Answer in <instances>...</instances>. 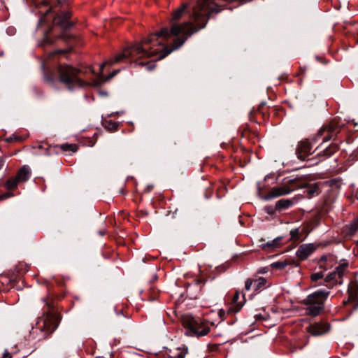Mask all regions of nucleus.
<instances>
[{
  "mask_svg": "<svg viewBox=\"0 0 358 358\" xmlns=\"http://www.w3.org/2000/svg\"><path fill=\"white\" fill-rule=\"evenodd\" d=\"M2 55H3V51L0 52V56H2Z\"/></svg>",
  "mask_w": 358,
  "mask_h": 358,
  "instance_id": "obj_47",
  "label": "nucleus"
},
{
  "mask_svg": "<svg viewBox=\"0 0 358 358\" xmlns=\"http://www.w3.org/2000/svg\"><path fill=\"white\" fill-rule=\"evenodd\" d=\"M321 146V145L320 146H318L317 148H316L315 149V151L318 150V148Z\"/></svg>",
  "mask_w": 358,
  "mask_h": 358,
  "instance_id": "obj_51",
  "label": "nucleus"
},
{
  "mask_svg": "<svg viewBox=\"0 0 358 358\" xmlns=\"http://www.w3.org/2000/svg\"><path fill=\"white\" fill-rule=\"evenodd\" d=\"M330 258H331V257L330 255H323L320 258V262H326Z\"/></svg>",
  "mask_w": 358,
  "mask_h": 358,
  "instance_id": "obj_32",
  "label": "nucleus"
},
{
  "mask_svg": "<svg viewBox=\"0 0 358 358\" xmlns=\"http://www.w3.org/2000/svg\"><path fill=\"white\" fill-rule=\"evenodd\" d=\"M43 317L41 319V321H38V324H40V323H41V322H43Z\"/></svg>",
  "mask_w": 358,
  "mask_h": 358,
  "instance_id": "obj_49",
  "label": "nucleus"
},
{
  "mask_svg": "<svg viewBox=\"0 0 358 358\" xmlns=\"http://www.w3.org/2000/svg\"><path fill=\"white\" fill-rule=\"evenodd\" d=\"M157 44L159 45H162V46L164 45V43L161 41H157Z\"/></svg>",
  "mask_w": 358,
  "mask_h": 358,
  "instance_id": "obj_41",
  "label": "nucleus"
},
{
  "mask_svg": "<svg viewBox=\"0 0 358 358\" xmlns=\"http://www.w3.org/2000/svg\"><path fill=\"white\" fill-rule=\"evenodd\" d=\"M357 308H358V302L354 306V310H356Z\"/></svg>",
  "mask_w": 358,
  "mask_h": 358,
  "instance_id": "obj_44",
  "label": "nucleus"
},
{
  "mask_svg": "<svg viewBox=\"0 0 358 358\" xmlns=\"http://www.w3.org/2000/svg\"><path fill=\"white\" fill-rule=\"evenodd\" d=\"M324 281L327 283L325 288L317 289L303 301L307 306L306 311L308 315H318L324 308V304L330 294V289L335 284L342 283V279L338 278V275L335 270L325 276Z\"/></svg>",
  "mask_w": 358,
  "mask_h": 358,
  "instance_id": "obj_2",
  "label": "nucleus"
},
{
  "mask_svg": "<svg viewBox=\"0 0 358 358\" xmlns=\"http://www.w3.org/2000/svg\"><path fill=\"white\" fill-rule=\"evenodd\" d=\"M338 146L336 144H331L326 147L322 151L318 152L317 155L322 157L323 159L331 157L337 150Z\"/></svg>",
  "mask_w": 358,
  "mask_h": 358,
  "instance_id": "obj_13",
  "label": "nucleus"
},
{
  "mask_svg": "<svg viewBox=\"0 0 358 358\" xmlns=\"http://www.w3.org/2000/svg\"><path fill=\"white\" fill-rule=\"evenodd\" d=\"M330 326L327 323H315L308 327V331L314 336H319L327 333Z\"/></svg>",
  "mask_w": 358,
  "mask_h": 358,
  "instance_id": "obj_10",
  "label": "nucleus"
},
{
  "mask_svg": "<svg viewBox=\"0 0 358 358\" xmlns=\"http://www.w3.org/2000/svg\"><path fill=\"white\" fill-rule=\"evenodd\" d=\"M71 13L67 10L62 11L54 18V23L58 25L63 31H66L73 26V23L69 21Z\"/></svg>",
  "mask_w": 358,
  "mask_h": 358,
  "instance_id": "obj_9",
  "label": "nucleus"
},
{
  "mask_svg": "<svg viewBox=\"0 0 358 358\" xmlns=\"http://www.w3.org/2000/svg\"><path fill=\"white\" fill-rule=\"evenodd\" d=\"M41 68L43 71V78L45 80V82H47L48 83H49L50 85L52 86H54L55 85V79L53 78L52 76H48L45 73V64H42L41 65Z\"/></svg>",
  "mask_w": 358,
  "mask_h": 358,
  "instance_id": "obj_22",
  "label": "nucleus"
},
{
  "mask_svg": "<svg viewBox=\"0 0 358 358\" xmlns=\"http://www.w3.org/2000/svg\"><path fill=\"white\" fill-rule=\"evenodd\" d=\"M356 197H357V199H358V188H357V192H356Z\"/></svg>",
  "mask_w": 358,
  "mask_h": 358,
  "instance_id": "obj_45",
  "label": "nucleus"
},
{
  "mask_svg": "<svg viewBox=\"0 0 358 358\" xmlns=\"http://www.w3.org/2000/svg\"><path fill=\"white\" fill-rule=\"evenodd\" d=\"M306 192L308 195H309L310 197L314 196L315 195H317L320 193V189L317 184H313L310 186H308L306 189Z\"/></svg>",
  "mask_w": 358,
  "mask_h": 358,
  "instance_id": "obj_18",
  "label": "nucleus"
},
{
  "mask_svg": "<svg viewBox=\"0 0 358 358\" xmlns=\"http://www.w3.org/2000/svg\"><path fill=\"white\" fill-rule=\"evenodd\" d=\"M293 204L291 199H280L275 203V208L278 211H282L289 208Z\"/></svg>",
  "mask_w": 358,
  "mask_h": 358,
  "instance_id": "obj_14",
  "label": "nucleus"
},
{
  "mask_svg": "<svg viewBox=\"0 0 358 358\" xmlns=\"http://www.w3.org/2000/svg\"><path fill=\"white\" fill-rule=\"evenodd\" d=\"M155 67V64H150V65H148L147 66V70L148 71H152V69H154Z\"/></svg>",
  "mask_w": 358,
  "mask_h": 358,
  "instance_id": "obj_35",
  "label": "nucleus"
},
{
  "mask_svg": "<svg viewBox=\"0 0 358 358\" xmlns=\"http://www.w3.org/2000/svg\"><path fill=\"white\" fill-rule=\"evenodd\" d=\"M43 317L41 319V321H38V324H40V323H41V322H43Z\"/></svg>",
  "mask_w": 358,
  "mask_h": 358,
  "instance_id": "obj_48",
  "label": "nucleus"
},
{
  "mask_svg": "<svg viewBox=\"0 0 358 358\" xmlns=\"http://www.w3.org/2000/svg\"><path fill=\"white\" fill-rule=\"evenodd\" d=\"M299 234V228H295L294 229H292L290 231V236L292 239H296L298 238V236Z\"/></svg>",
  "mask_w": 358,
  "mask_h": 358,
  "instance_id": "obj_26",
  "label": "nucleus"
},
{
  "mask_svg": "<svg viewBox=\"0 0 358 358\" xmlns=\"http://www.w3.org/2000/svg\"><path fill=\"white\" fill-rule=\"evenodd\" d=\"M187 353V348L183 347L182 348H178L175 352L170 355L171 358H184Z\"/></svg>",
  "mask_w": 358,
  "mask_h": 358,
  "instance_id": "obj_16",
  "label": "nucleus"
},
{
  "mask_svg": "<svg viewBox=\"0 0 358 358\" xmlns=\"http://www.w3.org/2000/svg\"><path fill=\"white\" fill-rule=\"evenodd\" d=\"M330 129L331 128L329 127H323L319 130L317 135L312 139H306L300 141L296 151L298 159L305 160V159L312 153L313 144L317 142L323 132L325 131H329Z\"/></svg>",
  "mask_w": 358,
  "mask_h": 358,
  "instance_id": "obj_6",
  "label": "nucleus"
},
{
  "mask_svg": "<svg viewBox=\"0 0 358 358\" xmlns=\"http://www.w3.org/2000/svg\"><path fill=\"white\" fill-rule=\"evenodd\" d=\"M358 229V221H356L351 224L350 229L352 231H354Z\"/></svg>",
  "mask_w": 358,
  "mask_h": 358,
  "instance_id": "obj_31",
  "label": "nucleus"
},
{
  "mask_svg": "<svg viewBox=\"0 0 358 358\" xmlns=\"http://www.w3.org/2000/svg\"><path fill=\"white\" fill-rule=\"evenodd\" d=\"M120 71V69H117V70H115L113 71L112 73H110L106 78L105 79H103L101 80V82H106L108 81V80L111 79L112 78H113L115 76H116L119 72Z\"/></svg>",
  "mask_w": 358,
  "mask_h": 358,
  "instance_id": "obj_27",
  "label": "nucleus"
},
{
  "mask_svg": "<svg viewBox=\"0 0 358 358\" xmlns=\"http://www.w3.org/2000/svg\"><path fill=\"white\" fill-rule=\"evenodd\" d=\"M282 241V237L281 236H278L270 241H268L265 243H262L261 244V247L263 249H265V248H276L280 243V241Z\"/></svg>",
  "mask_w": 358,
  "mask_h": 358,
  "instance_id": "obj_15",
  "label": "nucleus"
},
{
  "mask_svg": "<svg viewBox=\"0 0 358 358\" xmlns=\"http://www.w3.org/2000/svg\"><path fill=\"white\" fill-rule=\"evenodd\" d=\"M31 176V170L29 166L24 165L18 171L16 177L20 182H26Z\"/></svg>",
  "mask_w": 358,
  "mask_h": 358,
  "instance_id": "obj_12",
  "label": "nucleus"
},
{
  "mask_svg": "<svg viewBox=\"0 0 358 358\" xmlns=\"http://www.w3.org/2000/svg\"><path fill=\"white\" fill-rule=\"evenodd\" d=\"M232 1L233 0H198L196 3L192 7V12L190 14L192 21H187L182 24H178L176 21L181 19L185 10L189 6V4L187 3H182L173 13L170 20L171 24L170 29L168 27L162 28L160 31L155 33L152 36L143 39V43L149 44L154 39L158 40L160 38L166 41L170 38L171 36H178L182 34V37L176 38L173 45L164 47L163 52L158 57V60H161L173 51L182 46L189 36L203 29L206 26L211 13H220L222 10L220 8L224 3Z\"/></svg>",
  "mask_w": 358,
  "mask_h": 358,
  "instance_id": "obj_1",
  "label": "nucleus"
},
{
  "mask_svg": "<svg viewBox=\"0 0 358 358\" xmlns=\"http://www.w3.org/2000/svg\"><path fill=\"white\" fill-rule=\"evenodd\" d=\"M45 42H46V43H49V42H50V41H49L48 39H47V38H46V39H45Z\"/></svg>",
  "mask_w": 358,
  "mask_h": 358,
  "instance_id": "obj_50",
  "label": "nucleus"
},
{
  "mask_svg": "<svg viewBox=\"0 0 358 358\" xmlns=\"http://www.w3.org/2000/svg\"><path fill=\"white\" fill-rule=\"evenodd\" d=\"M295 180L296 178H285L283 179L284 185L282 186L272 188L267 195L261 196V198L263 200L268 201L280 196L287 195L290 194L294 188L289 186V185H291Z\"/></svg>",
  "mask_w": 358,
  "mask_h": 358,
  "instance_id": "obj_7",
  "label": "nucleus"
},
{
  "mask_svg": "<svg viewBox=\"0 0 358 358\" xmlns=\"http://www.w3.org/2000/svg\"><path fill=\"white\" fill-rule=\"evenodd\" d=\"M156 53L157 50H148L143 47L141 43L134 44L127 50H125L123 53L117 55L113 60L108 62H105L100 65V79H103V75L102 73L103 70L104 66L108 64L112 65L116 62H120L124 58L132 57L138 55H141L139 57H150Z\"/></svg>",
  "mask_w": 358,
  "mask_h": 358,
  "instance_id": "obj_4",
  "label": "nucleus"
},
{
  "mask_svg": "<svg viewBox=\"0 0 358 358\" xmlns=\"http://www.w3.org/2000/svg\"><path fill=\"white\" fill-rule=\"evenodd\" d=\"M60 83L70 91L84 86L85 83L78 78L80 71L71 65H61L57 69Z\"/></svg>",
  "mask_w": 358,
  "mask_h": 358,
  "instance_id": "obj_3",
  "label": "nucleus"
},
{
  "mask_svg": "<svg viewBox=\"0 0 358 358\" xmlns=\"http://www.w3.org/2000/svg\"><path fill=\"white\" fill-rule=\"evenodd\" d=\"M117 127V124L115 122H112L111 121L108 122V126H107V128L110 130H115Z\"/></svg>",
  "mask_w": 358,
  "mask_h": 358,
  "instance_id": "obj_29",
  "label": "nucleus"
},
{
  "mask_svg": "<svg viewBox=\"0 0 358 358\" xmlns=\"http://www.w3.org/2000/svg\"><path fill=\"white\" fill-rule=\"evenodd\" d=\"M324 277V274L322 271L317 272L311 275V280L313 281H317L320 279H322Z\"/></svg>",
  "mask_w": 358,
  "mask_h": 358,
  "instance_id": "obj_24",
  "label": "nucleus"
},
{
  "mask_svg": "<svg viewBox=\"0 0 358 358\" xmlns=\"http://www.w3.org/2000/svg\"><path fill=\"white\" fill-rule=\"evenodd\" d=\"M357 292L358 285L356 282H350L348 287L350 298L353 300L357 298Z\"/></svg>",
  "mask_w": 358,
  "mask_h": 358,
  "instance_id": "obj_17",
  "label": "nucleus"
},
{
  "mask_svg": "<svg viewBox=\"0 0 358 358\" xmlns=\"http://www.w3.org/2000/svg\"><path fill=\"white\" fill-rule=\"evenodd\" d=\"M135 65L136 66H143L145 65V64L144 62H135Z\"/></svg>",
  "mask_w": 358,
  "mask_h": 358,
  "instance_id": "obj_39",
  "label": "nucleus"
},
{
  "mask_svg": "<svg viewBox=\"0 0 358 358\" xmlns=\"http://www.w3.org/2000/svg\"><path fill=\"white\" fill-rule=\"evenodd\" d=\"M257 186H258L259 189H260L259 184H257Z\"/></svg>",
  "mask_w": 358,
  "mask_h": 358,
  "instance_id": "obj_52",
  "label": "nucleus"
},
{
  "mask_svg": "<svg viewBox=\"0 0 358 358\" xmlns=\"http://www.w3.org/2000/svg\"><path fill=\"white\" fill-rule=\"evenodd\" d=\"M2 358H11L10 355L6 351L3 353Z\"/></svg>",
  "mask_w": 358,
  "mask_h": 358,
  "instance_id": "obj_36",
  "label": "nucleus"
},
{
  "mask_svg": "<svg viewBox=\"0 0 358 358\" xmlns=\"http://www.w3.org/2000/svg\"><path fill=\"white\" fill-rule=\"evenodd\" d=\"M10 196V194L6 193V194H3V195L1 196V199H6V198L9 197Z\"/></svg>",
  "mask_w": 358,
  "mask_h": 358,
  "instance_id": "obj_38",
  "label": "nucleus"
},
{
  "mask_svg": "<svg viewBox=\"0 0 358 358\" xmlns=\"http://www.w3.org/2000/svg\"><path fill=\"white\" fill-rule=\"evenodd\" d=\"M270 178V175H266L264 178V180H266Z\"/></svg>",
  "mask_w": 358,
  "mask_h": 358,
  "instance_id": "obj_43",
  "label": "nucleus"
},
{
  "mask_svg": "<svg viewBox=\"0 0 358 358\" xmlns=\"http://www.w3.org/2000/svg\"><path fill=\"white\" fill-rule=\"evenodd\" d=\"M99 234L101 235V236H103L104 234V233L101 232V231H99Z\"/></svg>",
  "mask_w": 358,
  "mask_h": 358,
  "instance_id": "obj_46",
  "label": "nucleus"
},
{
  "mask_svg": "<svg viewBox=\"0 0 358 358\" xmlns=\"http://www.w3.org/2000/svg\"><path fill=\"white\" fill-rule=\"evenodd\" d=\"M252 285V281L250 279H248L245 281V290H247V291L250 290Z\"/></svg>",
  "mask_w": 358,
  "mask_h": 358,
  "instance_id": "obj_30",
  "label": "nucleus"
},
{
  "mask_svg": "<svg viewBox=\"0 0 358 358\" xmlns=\"http://www.w3.org/2000/svg\"><path fill=\"white\" fill-rule=\"evenodd\" d=\"M264 209H265V211L268 214L273 215L274 213V212H275V208H274L273 206H266Z\"/></svg>",
  "mask_w": 358,
  "mask_h": 358,
  "instance_id": "obj_28",
  "label": "nucleus"
},
{
  "mask_svg": "<svg viewBox=\"0 0 358 358\" xmlns=\"http://www.w3.org/2000/svg\"><path fill=\"white\" fill-rule=\"evenodd\" d=\"M62 0H59V3H62Z\"/></svg>",
  "mask_w": 358,
  "mask_h": 358,
  "instance_id": "obj_53",
  "label": "nucleus"
},
{
  "mask_svg": "<svg viewBox=\"0 0 358 358\" xmlns=\"http://www.w3.org/2000/svg\"><path fill=\"white\" fill-rule=\"evenodd\" d=\"M183 324L187 329L185 334L187 336H204L210 331V327L205 326L199 317L188 315L183 320Z\"/></svg>",
  "mask_w": 358,
  "mask_h": 358,
  "instance_id": "obj_5",
  "label": "nucleus"
},
{
  "mask_svg": "<svg viewBox=\"0 0 358 358\" xmlns=\"http://www.w3.org/2000/svg\"><path fill=\"white\" fill-rule=\"evenodd\" d=\"M100 94L102 96H106L108 94V93L106 92H101Z\"/></svg>",
  "mask_w": 358,
  "mask_h": 358,
  "instance_id": "obj_42",
  "label": "nucleus"
},
{
  "mask_svg": "<svg viewBox=\"0 0 358 358\" xmlns=\"http://www.w3.org/2000/svg\"><path fill=\"white\" fill-rule=\"evenodd\" d=\"M59 317L55 313H47L43 315V329L46 330L49 333H52L59 325Z\"/></svg>",
  "mask_w": 358,
  "mask_h": 358,
  "instance_id": "obj_8",
  "label": "nucleus"
},
{
  "mask_svg": "<svg viewBox=\"0 0 358 358\" xmlns=\"http://www.w3.org/2000/svg\"><path fill=\"white\" fill-rule=\"evenodd\" d=\"M348 267V262H343L340 264L336 268L335 271L338 275V278H343V273L346 270V268Z\"/></svg>",
  "mask_w": 358,
  "mask_h": 358,
  "instance_id": "obj_19",
  "label": "nucleus"
},
{
  "mask_svg": "<svg viewBox=\"0 0 358 358\" xmlns=\"http://www.w3.org/2000/svg\"><path fill=\"white\" fill-rule=\"evenodd\" d=\"M18 182H20L17 178L15 176L13 178H10L8 180L6 184V187L8 189H12L15 188L17 186Z\"/></svg>",
  "mask_w": 358,
  "mask_h": 358,
  "instance_id": "obj_21",
  "label": "nucleus"
},
{
  "mask_svg": "<svg viewBox=\"0 0 358 358\" xmlns=\"http://www.w3.org/2000/svg\"><path fill=\"white\" fill-rule=\"evenodd\" d=\"M265 278L261 277L257 281H255V286H256V288L258 289L261 286H264L265 285Z\"/></svg>",
  "mask_w": 358,
  "mask_h": 358,
  "instance_id": "obj_25",
  "label": "nucleus"
},
{
  "mask_svg": "<svg viewBox=\"0 0 358 358\" xmlns=\"http://www.w3.org/2000/svg\"><path fill=\"white\" fill-rule=\"evenodd\" d=\"M315 250V247L313 243L303 244L299 246L296 252V257L301 259L304 260L310 256Z\"/></svg>",
  "mask_w": 358,
  "mask_h": 358,
  "instance_id": "obj_11",
  "label": "nucleus"
},
{
  "mask_svg": "<svg viewBox=\"0 0 358 358\" xmlns=\"http://www.w3.org/2000/svg\"><path fill=\"white\" fill-rule=\"evenodd\" d=\"M61 149L64 152H76L77 151V146L74 144L64 143L61 145Z\"/></svg>",
  "mask_w": 358,
  "mask_h": 358,
  "instance_id": "obj_20",
  "label": "nucleus"
},
{
  "mask_svg": "<svg viewBox=\"0 0 358 358\" xmlns=\"http://www.w3.org/2000/svg\"><path fill=\"white\" fill-rule=\"evenodd\" d=\"M239 299V292H236L234 296L233 301L234 303H236Z\"/></svg>",
  "mask_w": 358,
  "mask_h": 358,
  "instance_id": "obj_34",
  "label": "nucleus"
},
{
  "mask_svg": "<svg viewBox=\"0 0 358 358\" xmlns=\"http://www.w3.org/2000/svg\"><path fill=\"white\" fill-rule=\"evenodd\" d=\"M287 266V262L286 261H279L275 262L271 264L272 268H275L277 269H283Z\"/></svg>",
  "mask_w": 358,
  "mask_h": 358,
  "instance_id": "obj_23",
  "label": "nucleus"
},
{
  "mask_svg": "<svg viewBox=\"0 0 358 358\" xmlns=\"http://www.w3.org/2000/svg\"><path fill=\"white\" fill-rule=\"evenodd\" d=\"M331 138V136L329 134L327 136H326L323 138L322 144H323L325 142L329 141Z\"/></svg>",
  "mask_w": 358,
  "mask_h": 358,
  "instance_id": "obj_33",
  "label": "nucleus"
},
{
  "mask_svg": "<svg viewBox=\"0 0 358 358\" xmlns=\"http://www.w3.org/2000/svg\"><path fill=\"white\" fill-rule=\"evenodd\" d=\"M4 165V160L0 158V170L3 168Z\"/></svg>",
  "mask_w": 358,
  "mask_h": 358,
  "instance_id": "obj_40",
  "label": "nucleus"
},
{
  "mask_svg": "<svg viewBox=\"0 0 358 358\" xmlns=\"http://www.w3.org/2000/svg\"><path fill=\"white\" fill-rule=\"evenodd\" d=\"M357 245H358V240H357Z\"/></svg>",
  "mask_w": 358,
  "mask_h": 358,
  "instance_id": "obj_54",
  "label": "nucleus"
},
{
  "mask_svg": "<svg viewBox=\"0 0 358 358\" xmlns=\"http://www.w3.org/2000/svg\"><path fill=\"white\" fill-rule=\"evenodd\" d=\"M152 188H153V185H148V186L146 187L145 191V192H149Z\"/></svg>",
  "mask_w": 358,
  "mask_h": 358,
  "instance_id": "obj_37",
  "label": "nucleus"
}]
</instances>
